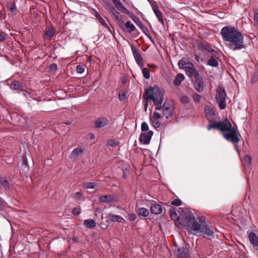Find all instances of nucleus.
<instances>
[{"mask_svg":"<svg viewBox=\"0 0 258 258\" xmlns=\"http://www.w3.org/2000/svg\"><path fill=\"white\" fill-rule=\"evenodd\" d=\"M184 76L182 74H178L173 81V84L175 86H179L181 85V82L184 80Z\"/></svg>","mask_w":258,"mask_h":258,"instance_id":"bb28decb","label":"nucleus"},{"mask_svg":"<svg viewBox=\"0 0 258 258\" xmlns=\"http://www.w3.org/2000/svg\"><path fill=\"white\" fill-rule=\"evenodd\" d=\"M95 16H96V17L97 18V19L98 20H99V17H102L100 16V15L98 13H97V12H96V13Z\"/></svg>","mask_w":258,"mask_h":258,"instance_id":"13d9d810","label":"nucleus"},{"mask_svg":"<svg viewBox=\"0 0 258 258\" xmlns=\"http://www.w3.org/2000/svg\"><path fill=\"white\" fill-rule=\"evenodd\" d=\"M107 10L111 12L113 15H114V14H115V12H117L114 8L110 4L107 5Z\"/></svg>","mask_w":258,"mask_h":258,"instance_id":"8fccbe9b","label":"nucleus"},{"mask_svg":"<svg viewBox=\"0 0 258 258\" xmlns=\"http://www.w3.org/2000/svg\"><path fill=\"white\" fill-rule=\"evenodd\" d=\"M149 130V126L146 122H144L141 124V131L142 132H146Z\"/></svg>","mask_w":258,"mask_h":258,"instance_id":"49530a36","label":"nucleus"},{"mask_svg":"<svg viewBox=\"0 0 258 258\" xmlns=\"http://www.w3.org/2000/svg\"><path fill=\"white\" fill-rule=\"evenodd\" d=\"M198 49L204 53H210L215 52V51L212 49L208 44L203 43L199 40L196 41Z\"/></svg>","mask_w":258,"mask_h":258,"instance_id":"9b49d317","label":"nucleus"},{"mask_svg":"<svg viewBox=\"0 0 258 258\" xmlns=\"http://www.w3.org/2000/svg\"><path fill=\"white\" fill-rule=\"evenodd\" d=\"M153 11H154L156 16L158 19V21L163 25H164V21L162 16V13L159 9L157 5L153 4L152 5Z\"/></svg>","mask_w":258,"mask_h":258,"instance_id":"f3484780","label":"nucleus"},{"mask_svg":"<svg viewBox=\"0 0 258 258\" xmlns=\"http://www.w3.org/2000/svg\"><path fill=\"white\" fill-rule=\"evenodd\" d=\"M150 210L152 213L158 215L162 212L163 208L160 204H154L151 206Z\"/></svg>","mask_w":258,"mask_h":258,"instance_id":"412c9836","label":"nucleus"},{"mask_svg":"<svg viewBox=\"0 0 258 258\" xmlns=\"http://www.w3.org/2000/svg\"><path fill=\"white\" fill-rule=\"evenodd\" d=\"M29 166L28 164L27 159L26 157L23 156L22 158V163L21 165V170L23 172L26 173L29 170Z\"/></svg>","mask_w":258,"mask_h":258,"instance_id":"c85d7f7f","label":"nucleus"},{"mask_svg":"<svg viewBox=\"0 0 258 258\" xmlns=\"http://www.w3.org/2000/svg\"><path fill=\"white\" fill-rule=\"evenodd\" d=\"M0 184L5 189H10V183L6 177L0 176Z\"/></svg>","mask_w":258,"mask_h":258,"instance_id":"cd10ccee","label":"nucleus"},{"mask_svg":"<svg viewBox=\"0 0 258 258\" xmlns=\"http://www.w3.org/2000/svg\"><path fill=\"white\" fill-rule=\"evenodd\" d=\"M147 107H148V103H146L145 104V108L146 110L147 109Z\"/></svg>","mask_w":258,"mask_h":258,"instance_id":"052dcab7","label":"nucleus"},{"mask_svg":"<svg viewBox=\"0 0 258 258\" xmlns=\"http://www.w3.org/2000/svg\"><path fill=\"white\" fill-rule=\"evenodd\" d=\"M142 73L144 77L146 79H149L150 78V74L149 72V70L146 68H144L142 69Z\"/></svg>","mask_w":258,"mask_h":258,"instance_id":"4c0bfd02","label":"nucleus"},{"mask_svg":"<svg viewBox=\"0 0 258 258\" xmlns=\"http://www.w3.org/2000/svg\"><path fill=\"white\" fill-rule=\"evenodd\" d=\"M181 203L182 202L180 200H179V199H176L173 200L171 202V204L172 205L178 206L181 205Z\"/></svg>","mask_w":258,"mask_h":258,"instance_id":"a18cd8bd","label":"nucleus"},{"mask_svg":"<svg viewBox=\"0 0 258 258\" xmlns=\"http://www.w3.org/2000/svg\"><path fill=\"white\" fill-rule=\"evenodd\" d=\"M128 219L130 221H134L137 219V215L135 214L132 213V214H128Z\"/></svg>","mask_w":258,"mask_h":258,"instance_id":"603ef678","label":"nucleus"},{"mask_svg":"<svg viewBox=\"0 0 258 258\" xmlns=\"http://www.w3.org/2000/svg\"><path fill=\"white\" fill-rule=\"evenodd\" d=\"M94 138V135H93V134H92V135H91V139H93Z\"/></svg>","mask_w":258,"mask_h":258,"instance_id":"0e129e2a","label":"nucleus"},{"mask_svg":"<svg viewBox=\"0 0 258 258\" xmlns=\"http://www.w3.org/2000/svg\"><path fill=\"white\" fill-rule=\"evenodd\" d=\"M126 97V94L124 92L119 93L118 94V98L120 101L124 100Z\"/></svg>","mask_w":258,"mask_h":258,"instance_id":"3c124183","label":"nucleus"},{"mask_svg":"<svg viewBox=\"0 0 258 258\" xmlns=\"http://www.w3.org/2000/svg\"><path fill=\"white\" fill-rule=\"evenodd\" d=\"M226 97L227 94L225 88L221 86H219L216 89L215 98L220 109H224L226 106L225 102Z\"/></svg>","mask_w":258,"mask_h":258,"instance_id":"423d86ee","label":"nucleus"},{"mask_svg":"<svg viewBox=\"0 0 258 258\" xmlns=\"http://www.w3.org/2000/svg\"><path fill=\"white\" fill-rule=\"evenodd\" d=\"M199 222H201L200 223V229L196 231L197 233H201L204 235V237L208 238V237H213L214 232L213 229L211 228V226L208 224H206L205 222L203 224L202 222V218H200L199 220Z\"/></svg>","mask_w":258,"mask_h":258,"instance_id":"0eeeda50","label":"nucleus"},{"mask_svg":"<svg viewBox=\"0 0 258 258\" xmlns=\"http://www.w3.org/2000/svg\"><path fill=\"white\" fill-rule=\"evenodd\" d=\"M254 82H255V79H254V78H252V79H251V82H252V83H254Z\"/></svg>","mask_w":258,"mask_h":258,"instance_id":"680f3d73","label":"nucleus"},{"mask_svg":"<svg viewBox=\"0 0 258 258\" xmlns=\"http://www.w3.org/2000/svg\"><path fill=\"white\" fill-rule=\"evenodd\" d=\"M181 101L183 103H187L189 102V99L187 95H182L181 97Z\"/></svg>","mask_w":258,"mask_h":258,"instance_id":"09e8293b","label":"nucleus"},{"mask_svg":"<svg viewBox=\"0 0 258 258\" xmlns=\"http://www.w3.org/2000/svg\"><path fill=\"white\" fill-rule=\"evenodd\" d=\"M114 197L110 195L101 196L99 197V201L101 203H109L113 202Z\"/></svg>","mask_w":258,"mask_h":258,"instance_id":"5701e85b","label":"nucleus"},{"mask_svg":"<svg viewBox=\"0 0 258 258\" xmlns=\"http://www.w3.org/2000/svg\"><path fill=\"white\" fill-rule=\"evenodd\" d=\"M194 87L195 90L199 93H201L204 89V83L203 77L200 75H197L195 78Z\"/></svg>","mask_w":258,"mask_h":258,"instance_id":"9d476101","label":"nucleus"},{"mask_svg":"<svg viewBox=\"0 0 258 258\" xmlns=\"http://www.w3.org/2000/svg\"><path fill=\"white\" fill-rule=\"evenodd\" d=\"M208 64L212 67H218L219 63L214 54H212L208 61Z\"/></svg>","mask_w":258,"mask_h":258,"instance_id":"7c9ffc66","label":"nucleus"},{"mask_svg":"<svg viewBox=\"0 0 258 258\" xmlns=\"http://www.w3.org/2000/svg\"><path fill=\"white\" fill-rule=\"evenodd\" d=\"M253 21L255 25H258V9L254 12Z\"/></svg>","mask_w":258,"mask_h":258,"instance_id":"37998d69","label":"nucleus"},{"mask_svg":"<svg viewBox=\"0 0 258 258\" xmlns=\"http://www.w3.org/2000/svg\"><path fill=\"white\" fill-rule=\"evenodd\" d=\"M123 30L129 33H131L132 32L135 31L136 27L133 24L131 23V21H128L124 24V29Z\"/></svg>","mask_w":258,"mask_h":258,"instance_id":"b1692460","label":"nucleus"},{"mask_svg":"<svg viewBox=\"0 0 258 258\" xmlns=\"http://www.w3.org/2000/svg\"><path fill=\"white\" fill-rule=\"evenodd\" d=\"M135 23L142 30L143 32H145V31H147V27L143 25L142 22L140 21V19H139Z\"/></svg>","mask_w":258,"mask_h":258,"instance_id":"e433bc0d","label":"nucleus"},{"mask_svg":"<svg viewBox=\"0 0 258 258\" xmlns=\"http://www.w3.org/2000/svg\"><path fill=\"white\" fill-rule=\"evenodd\" d=\"M201 97V96L197 93H195L192 95L194 101L197 103H199L200 101Z\"/></svg>","mask_w":258,"mask_h":258,"instance_id":"79ce46f5","label":"nucleus"},{"mask_svg":"<svg viewBox=\"0 0 258 258\" xmlns=\"http://www.w3.org/2000/svg\"><path fill=\"white\" fill-rule=\"evenodd\" d=\"M190 67H186L184 71L186 75L189 78H194V79L197 77V75H200L199 72L194 68V65L191 63Z\"/></svg>","mask_w":258,"mask_h":258,"instance_id":"dca6fc26","label":"nucleus"},{"mask_svg":"<svg viewBox=\"0 0 258 258\" xmlns=\"http://www.w3.org/2000/svg\"><path fill=\"white\" fill-rule=\"evenodd\" d=\"M132 50L136 62L141 68H143L144 62L140 51L135 47H132Z\"/></svg>","mask_w":258,"mask_h":258,"instance_id":"4468645a","label":"nucleus"},{"mask_svg":"<svg viewBox=\"0 0 258 258\" xmlns=\"http://www.w3.org/2000/svg\"><path fill=\"white\" fill-rule=\"evenodd\" d=\"M146 92V94H147L149 93V91H148V89H146V92Z\"/></svg>","mask_w":258,"mask_h":258,"instance_id":"e2e57ef3","label":"nucleus"},{"mask_svg":"<svg viewBox=\"0 0 258 258\" xmlns=\"http://www.w3.org/2000/svg\"><path fill=\"white\" fill-rule=\"evenodd\" d=\"M207 116L208 117V120L209 121V124L207 126L208 130L210 131L212 128H214L218 130L222 133L224 130L227 128V123L229 121L228 119H225L223 121L219 122L213 121L212 119H214L216 116V114L214 111H212L210 114L207 113Z\"/></svg>","mask_w":258,"mask_h":258,"instance_id":"7ed1b4c3","label":"nucleus"},{"mask_svg":"<svg viewBox=\"0 0 258 258\" xmlns=\"http://www.w3.org/2000/svg\"><path fill=\"white\" fill-rule=\"evenodd\" d=\"M125 14L127 15L131 18V19L134 21V22H136V21L139 19L138 17L135 16L133 13L129 11H128Z\"/></svg>","mask_w":258,"mask_h":258,"instance_id":"ea45409f","label":"nucleus"},{"mask_svg":"<svg viewBox=\"0 0 258 258\" xmlns=\"http://www.w3.org/2000/svg\"><path fill=\"white\" fill-rule=\"evenodd\" d=\"M5 39V35L4 33H0V42L4 41Z\"/></svg>","mask_w":258,"mask_h":258,"instance_id":"4d7b16f0","label":"nucleus"},{"mask_svg":"<svg viewBox=\"0 0 258 258\" xmlns=\"http://www.w3.org/2000/svg\"><path fill=\"white\" fill-rule=\"evenodd\" d=\"M248 236L253 247L258 252V236L253 232H250L248 234Z\"/></svg>","mask_w":258,"mask_h":258,"instance_id":"2eb2a0df","label":"nucleus"},{"mask_svg":"<svg viewBox=\"0 0 258 258\" xmlns=\"http://www.w3.org/2000/svg\"><path fill=\"white\" fill-rule=\"evenodd\" d=\"M98 21L101 23V24L102 25H103V26L105 27V28L110 30V28L109 27L108 25L106 24L105 21L102 17H99Z\"/></svg>","mask_w":258,"mask_h":258,"instance_id":"c03bdc74","label":"nucleus"},{"mask_svg":"<svg viewBox=\"0 0 258 258\" xmlns=\"http://www.w3.org/2000/svg\"><path fill=\"white\" fill-rule=\"evenodd\" d=\"M74 240L75 241H76V238H74Z\"/></svg>","mask_w":258,"mask_h":258,"instance_id":"69168bd1","label":"nucleus"},{"mask_svg":"<svg viewBox=\"0 0 258 258\" xmlns=\"http://www.w3.org/2000/svg\"><path fill=\"white\" fill-rule=\"evenodd\" d=\"M150 92L153 91V93L148 96V98L151 99L154 105H155V109L156 110H160L161 109V104L163 99V93L159 89H156L153 90L151 88L150 90Z\"/></svg>","mask_w":258,"mask_h":258,"instance_id":"39448f33","label":"nucleus"},{"mask_svg":"<svg viewBox=\"0 0 258 258\" xmlns=\"http://www.w3.org/2000/svg\"><path fill=\"white\" fill-rule=\"evenodd\" d=\"M96 184L94 182H86L84 184V186L86 188L93 189L95 188Z\"/></svg>","mask_w":258,"mask_h":258,"instance_id":"a19ab883","label":"nucleus"},{"mask_svg":"<svg viewBox=\"0 0 258 258\" xmlns=\"http://www.w3.org/2000/svg\"><path fill=\"white\" fill-rule=\"evenodd\" d=\"M49 69L52 71H56L57 69V67L56 64H55V63H51L49 66Z\"/></svg>","mask_w":258,"mask_h":258,"instance_id":"5fc2aeb1","label":"nucleus"},{"mask_svg":"<svg viewBox=\"0 0 258 258\" xmlns=\"http://www.w3.org/2000/svg\"><path fill=\"white\" fill-rule=\"evenodd\" d=\"M110 221L112 222H120L123 220V218L119 215H109Z\"/></svg>","mask_w":258,"mask_h":258,"instance_id":"c9c22d12","label":"nucleus"},{"mask_svg":"<svg viewBox=\"0 0 258 258\" xmlns=\"http://www.w3.org/2000/svg\"><path fill=\"white\" fill-rule=\"evenodd\" d=\"M108 123V120L106 117H100L97 119L94 122V126L96 128L103 127Z\"/></svg>","mask_w":258,"mask_h":258,"instance_id":"a211bd4d","label":"nucleus"},{"mask_svg":"<svg viewBox=\"0 0 258 258\" xmlns=\"http://www.w3.org/2000/svg\"><path fill=\"white\" fill-rule=\"evenodd\" d=\"M11 89L16 91L23 90L24 86L19 81H14L10 85Z\"/></svg>","mask_w":258,"mask_h":258,"instance_id":"aec40b11","label":"nucleus"},{"mask_svg":"<svg viewBox=\"0 0 258 258\" xmlns=\"http://www.w3.org/2000/svg\"><path fill=\"white\" fill-rule=\"evenodd\" d=\"M112 2L115 7L121 13L126 14L128 11L124 7L120 0H112Z\"/></svg>","mask_w":258,"mask_h":258,"instance_id":"6ab92c4d","label":"nucleus"},{"mask_svg":"<svg viewBox=\"0 0 258 258\" xmlns=\"http://www.w3.org/2000/svg\"><path fill=\"white\" fill-rule=\"evenodd\" d=\"M161 117V114L157 112H154L153 115L150 117V120L151 123L155 128H157L160 127L161 122L159 121V119Z\"/></svg>","mask_w":258,"mask_h":258,"instance_id":"ddd939ff","label":"nucleus"},{"mask_svg":"<svg viewBox=\"0 0 258 258\" xmlns=\"http://www.w3.org/2000/svg\"><path fill=\"white\" fill-rule=\"evenodd\" d=\"M72 213L73 215L77 216L80 214V211L79 208H76L73 210Z\"/></svg>","mask_w":258,"mask_h":258,"instance_id":"6e6d98bb","label":"nucleus"},{"mask_svg":"<svg viewBox=\"0 0 258 258\" xmlns=\"http://www.w3.org/2000/svg\"><path fill=\"white\" fill-rule=\"evenodd\" d=\"M125 82V80L122 81V83H124Z\"/></svg>","mask_w":258,"mask_h":258,"instance_id":"338daca9","label":"nucleus"},{"mask_svg":"<svg viewBox=\"0 0 258 258\" xmlns=\"http://www.w3.org/2000/svg\"><path fill=\"white\" fill-rule=\"evenodd\" d=\"M113 19L116 23L119 26V27L122 29H124V24L121 18V16L118 12H115V14H114Z\"/></svg>","mask_w":258,"mask_h":258,"instance_id":"4be33fe9","label":"nucleus"},{"mask_svg":"<svg viewBox=\"0 0 258 258\" xmlns=\"http://www.w3.org/2000/svg\"><path fill=\"white\" fill-rule=\"evenodd\" d=\"M3 202L2 201V199H1V198L0 197V209L2 208V205H3Z\"/></svg>","mask_w":258,"mask_h":258,"instance_id":"bf43d9fd","label":"nucleus"},{"mask_svg":"<svg viewBox=\"0 0 258 258\" xmlns=\"http://www.w3.org/2000/svg\"><path fill=\"white\" fill-rule=\"evenodd\" d=\"M173 252L177 258H190L189 250L185 247L175 248Z\"/></svg>","mask_w":258,"mask_h":258,"instance_id":"1a4fd4ad","label":"nucleus"},{"mask_svg":"<svg viewBox=\"0 0 258 258\" xmlns=\"http://www.w3.org/2000/svg\"><path fill=\"white\" fill-rule=\"evenodd\" d=\"M84 151V149L81 147H78L75 149L71 153L70 158L76 159Z\"/></svg>","mask_w":258,"mask_h":258,"instance_id":"393cba45","label":"nucleus"},{"mask_svg":"<svg viewBox=\"0 0 258 258\" xmlns=\"http://www.w3.org/2000/svg\"><path fill=\"white\" fill-rule=\"evenodd\" d=\"M54 29L52 27H50L45 32V38L47 39H51L54 36Z\"/></svg>","mask_w":258,"mask_h":258,"instance_id":"473e14b6","label":"nucleus"},{"mask_svg":"<svg viewBox=\"0 0 258 258\" xmlns=\"http://www.w3.org/2000/svg\"><path fill=\"white\" fill-rule=\"evenodd\" d=\"M138 214L144 217H147L149 215V210L145 208H140L138 210Z\"/></svg>","mask_w":258,"mask_h":258,"instance_id":"72a5a7b5","label":"nucleus"},{"mask_svg":"<svg viewBox=\"0 0 258 258\" xmlns=\"http://www.w3.org/2000/svg\"><path fill=\"white\" fill-rule=\"evenodd\" d=\"M84 225L88 228H94L96 225L95 221L93 219H89L84 221Z\"/></svg>","mask_w":258,"mask_h":258,"instance_id":"c756f323","label":"nucleus"},{"mask_svg":"<svg viewBox=\"0 0 258 258\" xmlns=\"http://www.w3.org/2000/svg\"><path fill=\"white\" fill-rule=\"evenodd\" d=\"M187 62H186V60L184 58L180 60L178 63V66L180 69H182L185 70L186 67H187L188 66H186Z\"/></svg>","mask_w":258,"mask_h":258,"instance_id":"58836bf2","label":"nucleus"},{"mask_svg":"<svg viewBox=\"0 0 258 258\" xmlns=\"http://www.w3.org/2000/svg\"><path fill=\"white\" fill-rule=\"evenodd\" d=\"M7 8L10 11L12 15H14L16 14V7L15 4L14 2H9L8 3Z\"/></svg>","mask_w":258,"mask_h":258,"instance_id":"2f4dec72","label":"nucleus"},{"mask_svg":"<svg viewBox=\"0 0 258 258\" xmlns=\"http://www.w3.org/2000/svg\"><path fill=\"white\" fill-rule=\"evenodd\" d=\"M153 132L150 131L146 133H141L139 138V141L142 144L147 145L150 142Z\"/></svg>","mask_w":258,"mask_h":258,"instance_id":"f8f14e48","label":"nucleus"},{"mask_svg":"<svg viewBox=\"0 0 258 258\" xmlns=\"http://www.w3.org/2000/svg\"><path fill=\"white\" fill-rule=\"evenodd\" d=\"M169 213L171 219L175 221V223H177L179 219L176 211L174 209H171L170 210Z\"/></svg>","mask_w":258,"mask_h":258,"instance_id":"f704fd0d","label":"nucleus"},{"mask_svg":"<svg viewBox=\"0 0 258 258\" xmlns=\"http://www.w3.org/2000/svg\"><path fill=\"white\" fill-rule=\"evenodd\" d=\"M201 258H206V257H201Z\"/></svg>","mask_w":258,"mask_h":258,"instance_id":"774afa93","label":"nucleus"},{"mask_svg":"<svg viewBox=\"0 0 258 258\" xmlns=\"http://www.w3.org/2000/svg\"><path fill=\"white\" fill-rule=\"evenodd\" d=\"M75 198L77 200H81L83 198V195L80 192H77L74 195Z\"/></svg>","mask_w":258,"mask_h":258,"instance_id":"864d4df0","label":"nucleus"},{"mask_svg":"<svg viewBox=\"0 0 258 258\" xmlns=\"http://www.w3.org/2000/svg\"><path fill=\"white\" fill-rule=\"evenodd\" d=\"M224 41L228 43V47L233 51L245 48L244 36L237 28L234 26H226L223 27L220 32Z\"/></svg>","mask_w":258,"mask_h":258,"instance_id":"f257e3e1","label":"nucleus"},{"mask_svg":"<svg viewBox=\"0 0 258 258\" xmlns=\"http://www.w3.org/2000/svg\"><path fill=\"white\" fill-rule=\"evenodd\" d=\"M77 72L79 74L83 73L85 71V68L83 66L78 65L76 68Z\"/></svg>","mask_w":258,"mask_h":258,"instance_id":"de8ad7c7","label":"nucleus"},{"mask_svg":"<svg viewBox=\"0 0 258 258\" xmlns=\"http://www.w3.org/2000/svg\"><path fill=\"white\" fill-rule=\"evenodd\" d=\"M251 160H252L251 158L249 156H248L247 155H245L244 156V158L242 160L241 162H242V165H243V166L244 167V168L245 169L249 168V167H250V166L251 165Z\"/></svg>","mask_w":258,"mask_h":258,"instance_id":"a878e982","label":"nucleus"},{"mask_svg":"<svg viewBox=\"0 0 258 258\" xmlns=\"http://www.w3.org/2000/svg\"><path fill=\"white\" fill-rule=\"evenodd\" d=\"M183 222L187 230L194 234H196V231L200 229V223L197 221L192 214L185 216Z\"/></svg>","mask_w":258,"mask_h":258,"instance_id":"20e7f679","label":"nucleus"},{"mask_svg":"<svg viewBox=\"0 0 258 258\" xmlns=\"http://www.w3.org/2000/svg\"><path fill=\"white\" fill-rule=\"evenodd\" d=\"M163 115L165 116L166 119H168L173 115L174 107L173 105L166 101L162 106Z\"/></svg>","mask_w":258,"mask_h":258,"instance_id":"6e6552de","label":"nucleus"},{"mask_svg":"<svg viewBox=\"0 0 258 258\" xmlns=\"http://www.w3.org/2000/svg\"><path fill=\"white\" fill-rule=\"evenodd\" d=\"M227 128L222 132L224 138L228 142L234 145L235 149L237 151L239 150V146L237 145L240 140L241 135L237 127H232L229 121L227 123Z\"/></svg>","mask_w":258,"mask_h":258,"instance_id":"f03ea898","label":"nucleus"}]
</instances>
